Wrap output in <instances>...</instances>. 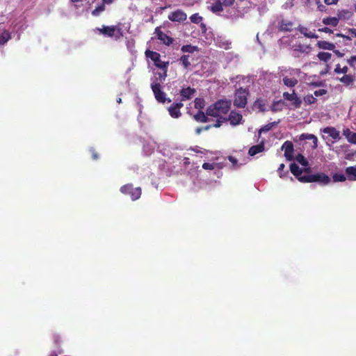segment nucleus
<instances>
[{"mask_svg": "<svg viewBox=\"0 0 356 356\" xmlns=\"http://www.w3.org/2000/svg\"><path fill=\"white\" fill-rule=\"evenodd\" d=\"M231 100L220 99L207 108V115L211 117H224L230 110Z\"/></svg>", "mask_w": 356, "mask_h": 356, "instance_id": "f257e3e1", "label": "nucleus"}, {"mask_svg": "<svg viewBox=\"0 0 356 356\" xmlns=\"http://www.w3.org/2000/svg\"><path fill=\"white\" fill-rule=\"evenodd\" d=\"M300 181L303 183L317 182L321 185H327L331 181V178L323 172L305 175L300 178Z\"/></svg>", "mask_w": 356, "mask_h": 356, "instance_id": "f03ea898", "label": "nucleus"}, {"mask_svg": "<svg viewBox=\"0 0 356 356\" xmlns=\"http://www.w3.org/2000/svg\"><path fill=\"white\" fill-rule=\"evenodd\" d=\"M248 90L240 88L236 90L234 105L238 108H244L247 104Z\"/></svg>", "mask_w": 356, "mask_h": 356, "instance_id": "7ed1b4c3", "label": "nucleus"}, {"mask_svg": "<svg viewBox=\"0 0 356 356\" xmlns=\"http://www.w3.org/2000/svg\"><path fill=\"white\" fill-rule=\"evenodd\" d=\"M151 88L154 92V97L160 103H164L165 101L168 102H171L170 99H167L165 97V94L161 89V85L159 83H156L152 80L151 83Z\"/></svg>", "mask_w": 356, "mask_h": 356, "instance_id": "20e7f679", "label": "nucleus"}, {"mask_svg": "<svg viewBox=\"0 0 356 356\" xmlns=\"http://www.w3.org/2000/svg\"><path fill=\"white\" fill-rule=\"evenodd\" d=\"M145 55L147 58H149L152 60H153L154 65L159 69L168 68L169 62L162 61L160 59L161 56L159 53L150 50H147L145 51Z\"/></svg>", "mask_w": 356, "mask_h": 356, "instance_id": "39448f33", "label": "nucleus"}, {"mask_svg": "<svg viewBox=\"0 0 356 356\" xmlns=\"http://www.w3.org/2000/svg\"><path fill=\"white\" fill-rule=\"evenodd\" d=\"M127 190H131L129 195L133 200H138L141 195V188L140 187L134 188L131 184H127L122 186L120 188V191L122 193H127Z\"/></svg>", "mask_w": 356, "mask_h": 356, "instance_id": "423d86ee", "label": "nucleus"}, {"mask_svg": "<svg viewBox=\"0 0 356 356\" xmlns=\"http://www.w3.org/2000/svg\"><path fill=\"white\" fill-rule=\"evenodd\" d=\"M99 32L104 35H107L108 37H112L115 35V31H117L118 35H116L117 38H120L122 34V29L119 27H116L114 26H104L102 29H98Z\"/></svg>", "mask_w": 356, "mask_h": 356, "instance_id": "0eeeda50", "label": "nucleus"}, {"mask_svg": "<svg viewBox=\"0 0 356 356\" xmlns=\"http://www.w3.org/2000/svg\"><path fill=\"white\" fill-rule=\"evenodd\" d=\"M227 119L231 125L236 126L242 123L243 115L236 111H232Z\"/></svg>", "mask_w": 356, "mask_h": 356, "instance_id": "6e6552de", "label": "nucleus"}, {"mask_svg": "<svg viewBox=\"0 0 356 356\" xmlns=\"http://www.w3.org/2000/svg\"><path fill=\"white\" fill-rule=\"evenodd\" d=\"M283 97L288 101H290L292 102V104L296 108H299L302 104V100L300 98H299L294 90H293L292 93H289L287 92H285L283 93Z\"/></svg>", "mask_w": 356, "mask_h": 356, "instance_id": "1a4fd4ad", "label": "nucleus"}, {"mask_svg": "<svg viewBox=\"0 0 356 356\" xmlns=\"http://www.w3.org/2000/svg\"><path fill=\"white\" fill-rule=\"evenodd\" d=\"M282 149L284 151V156L287 160H293V145L291 141L284 142L282 146Z\"/></svg>", "mask_w": 356, "mask_h": 356, "instance_id": "9d476101", "label": "nucleus"}, {"mask_svg": "<svg viewBox=\"0 0 356 356\" xmlns=\"http://www.w3.org/2000/svg\"><path fill=\"white\" fill-rule=\"evenodd\" d=\"M293 25L292 21L282 19L277 23V29L280 31H291L293 30Z\"/></svg>", "mask_w": 356, "mask_h": 356, "instance_id": "9b49d317", "label": "nucleus"}, {"mask_svg": "<svg viewBox=\"0 0 356 356\" xmlns=\"http://www.w3.org/2000/svg\"><path fill=\"white\" fill-rule=\"evenodd\" d=\"M184 104L181 102L175 103L168 108L169 114L172 118H178L181 116L180 108Z\"/></svg>", "mask_w": 356, "mask_h": 356, "instance_id": "f8f14e48", "label": "nucleus"}, {"mask_svg": "<svg viewBox=\"0 0 356 356\" xmlns=\"http://www.w3.org/2000/svg\"><path fill=\"white\" fill-rule=\"evenodd\" d=\"M155 34H156L158 39L166 45H170L173 42V39L162 32L159 27L156 28Z\"/></svg>", "mask_w": 356, "mask_h": 356, "instance_id": "ddd939ff", "label": "nucleus"}, {"mask_svg": "<svg viewBox=\"0 0 356 356\" xmlns=\"http://www.w3.org/2000/svg\"><path fill=\"white\" fill-rule=\"evenodd\" d=\"M168 19L172 22H181L186 19V15L184 12L178 10L171 13L168 16Z\"/></svg>", "mask_w": 356, "mask_h": 356, "instance_id": "4468645a", "label": "nucleus"}, {"mask_svg": "<svg viewBox=\"0 0 356 356\" xmlns=\"http://www.w3.org/2000/svg\"><path fill=\"white\" fill-rule=\"evenodd\" d=\"M196 90L191 87L182 88L180 91L181 101H186L191 99L195 94Z\"/></svg>", "mask_w": 356, "mask_h": 356, "instance_id": "2eb2a0df", "label": "nucleus"}, {"mask_svg": "<svg viewBox=\"0 0 356 356\" xmlns=\"http://www.w3.org/2000/svg\"><path fill=\"white\" fill-rule=\"evenodd\" d=\"M323 132L328 134L334 140H340V133L334 127H327L323 129Z\"/></svg>", "mask_w": 356, "mask_h": 356, "instance_id": "dca6fc26", "label": "nucleus"}, {"mask_svg": "<svg viewBox=\"0 0 356 356\" xmlns=\"http://www.w3.org/2000/svg\"><path fill=\"white\" fill-rule=\"evenodd\" d=\"M344 172L348 181H356V165L346 168Z\"/></svg>", "mask_w": 356, "mask_h": 356, "instance_id": "f3484780", "label": "nucleus"}, {"mask_svg": "<svg viewBox=\"0 0 356 356\" xmlns=\"http://www.w3.org/2000/svg\"><path fill=\"white\" fill-rule=\"evenodd\" d=\"M300 140H312L313 145L312 146V149H316L318 146V139L317 137L313 134H302L300 136Z\"/></svg>", "mask_w": 356, "mask_h": 356, "instance_id": "a211bd4d", "label": "nucleus"}, {"mask_svg": "<svg viewBox=\"0 0 356 356\" xmlns=\"http://www.w3.org/2000/svg\"><path fill=\"white\" fill-rule=\"evenodd\" d=\"M290 170L291 173L296 176V177L300 181V177H304L305 175H302L303 170L295 163L290 165Z\"/></svg>", "mask_w": 356, "mask_h": 356, "instance_id": "6ab92c4d", "label": "nucleus"}, {"mask_svg": "<svg viewBox=\"0 0 356 356\" xmlns=\"http://www.w3.org/2000/svg\"><path fill=\"white\" fill-rule=\"evenodd\" d=\"M343 135L346 138L349 143L356 144V132H352L347 128L343 130Z\"/></svg>", "mask_w": 356, "mask_h": 356, "instance_id": "aec40b11", "label": "nucleus"}, {"mask_svg": "<svg viewBox=\"0 0 356 356\" xmlns=\"http://www.w3.org/2000/svg\"><path fill=\"white\" fill-rule=\"evenodd\" d=\"M264 150V142H261L260 144L252 146L248 151V154L252 156L258 153L262 152Z\"/></svg>", "mask_w": 356, "mask_h": 356, "instance_id": "412c9836", "label": "nucleus"}, {"mask_svg": "<svg viewBox=\"0 0 356 356\" xmlns=\"http://www.w3.org/2000/svg\"><path fill=\"white\" fill-rule=\"evenodd\" d=\"M316 45L319 49H322L334 50L335 48V45L333 43L325 40L318 41Z\"/></svg>", "mask_w": 356, "mask_h": 356, "instance_id": "4be33fe9", "label": "nucleus"}, {"mask_svg": "<svg viewBox=\"0 0 356 356\" xmlns=\"http://www.w3.org/2000/svg\"><path fill=\"white\" fill-rule=\"evenodd\" d=\"M353 13L349 10H341L338 11L337 18L339 20H346L351 18Z\"/></svg>", "mask_w": 356, "mask_h": 356, "instance_id": "5701e85b", "label": "nucleus"}, {"mask_svg": "<svg viewBox=\"0 0 356 356\" xmlns=\"http://www.w3.org/2000/svg\"><path fill=\"white\" fill-rule=\"evenodd\" d=\"M282 81L285 86L290 88L294 87L298 82V79L296 77L289 78L288 76H284Z\"/></svg>", "mask_w": 356, "mask_h": 356, "instance_id": "b1692460", "label": "nucleus"}, {"mask_svg": "<svg viewBox=\"0 0 356 356\" xmlns=\"http://www.w3.org/2000/svg\"><path fill=\"white\" fill-rule=\"evenodd\" d=\"M224 4L222 3L220 1L216 0V1L213 3L212 6H210V10L213 13H219L223 11Z\"/></svg>", "mask_w": 356, "mask_h": 356, "instance_id": "393cba45", "label": "nucleus"}, {"mask_svg": "<svg viewBox=\"0 0 356 356\" xmlns=\"http://www.w3.org/2000/svg\"><path fill=\"white\" fill-rule=\"evenodd\" d=\"M161 72H157L156 75H158V77L155 78L154 81L156 83H159L160 84L163 83L167 76V68L161 69ZM154 81L153 79H152V81Z\"/></svg>", "mask_w": 356, "mask_h": 356, "instance_id": "a878e982", "label": "nucleus"}, {"mask_svg": "<svg viewBox=\"0 0 356 356\" xmlns=\"http://www.w3.org/2000/svg\"><path fill=\"white\" fill-rule=\"evenodd\" d=\"M218 47L223 48L225 49H229L230 48L231 42L223 38H218L216 41Z\"/></svg>", "mask_w": 356, "mask_h": 356, "instance_id": "bb28decb", "label": "nucleus"}, {"mask_svg": "<svg viewBox=\"0 0 356 356\" xmlns=\"http://www.w3.org/2000/svg\"><path fill=\"white\" fill-rule=\"evenodd\" d=\"M332 180L334 182H343L348 179L346 173L336 172L332 175Z\"/></svg>", "mask_w": 356, "mask_h": 356, "instance_id": "cd10ccee", "label": "nucleus"}, {"mask_svg": "<svg viewBox=\"0 0 356 356\" xmlns=\"http://www.w3.org/2000/svg\"><path fill=\"white\" fill-rule=\"evenodd\" d=\"M10 39H11L10 33L6 30H4L0 34V45L5 44Z\"/></svg>", "mask_w": 356, "mask_h": 356, "instance_id": "c85d7f7f", "label": "nucleus"}, {"mask_svg": "<svg viewBox=\"0 0 356 356\" xmlns=\"http://www.w3.org/2000/svg\"><path fill=\"white\" fill-rule=\"evenodd\" d=\"M282 72H284L285 73L288 74V75L291 77L299 76L300 74L302 73V72L300 69H293V68L282 70Z\"/></svg>", "mask_w": 356, "mask_h": 356, "instance_id": "c756f323", "label": "nucleus"}, {"mask_svg": "<svg viewBox=\"0 0 356 356\" xmlns=\"http://www.w3.org/2000/svg\"><path fill=\"white\" fill-rule=\"evenodd\" d=\"M323 23L325 25H331L332 26H337L339 18L337 17H326L323 19Z\"/></svg>", "mask_w": 356, "mask_h": 356, "instance_id": "7c9ffc66", "label": "nucleus"}, {"mask_svg": "<svg viewBox=\"0 0 356 356\" xmlns=\"http://www.w3.org/2000/svg\"><path fill=\"white\" fill-rule=\"evenodd\" d=\"M207 116V113L205 114L202 111H199L196 115H195L194 118L200 122H207L209 121Z\"/></svg>", "mask_w": 356, "mask_h": 356, "instance_id": "2f4dec72", "label": "nucleus"}, {"mask_svg": "<svg viewBox=\"0 0 356 356\" xmlns=\"http://www.w3.org/2000/svg\"><path fill=\"white\" fill-rule=\"evenodd\" d=\"M265 105L266 104L263 99H258L254 102L253 106L255 109H258L259 111L264 112L266 110Z\"/></svg>", "mask_w": 356, "mask_h": 356, "instance_id": "473e14b6", "label": "nucleus"}, {"mask_svg": "<svg viewBox=\"0 0 356 356\" xmlns=\"http://www.w3.org/2000/svg\"><path fill=\"white\" fill-rule=\"evenodd\" d=\"M299 31L309 38H318V36L314 33L308 32L307 29L303 26L299 28Z\"/></svg>", "mask_w": 356, "mask_h": 356, "instance_id": "72a5a7b5", "label": "nucleus"}, {"mask_svg": "<svg viewBox=\"0 0 356 356\" xmlns=\"http://www.w3.org/2000/svg\"><path fill=\"white\" fill-rule=\"evenodd\" d=\"M339 81L341 83H344L345 85L348 86L353 83L354 79L351 75L345 74L344 76L339 79Z\"/></svg>", "mask_w": 356, "mask_h": 356, "instance_id": "f704fd0d", "label": "nucleus"}, {"mask_svg": "<svg viewBox=\"0 0 356 356\" xmlns=\"http://www.w3.org/2000/svg\"><path fill=\"white\" fill-rule=\"evenodd\" d=\"M198 48L196 46H193L191 44H187L182 46L181 50L182 52H188V53H193L194 51H197Z\"/></svg>", "mask_w": 356, "mask_h": 356, "instance_id": "c9c22d12", "label": "nucleus"}, {"mask_svg": "<svg viewBox=\"0 0 356 356\" xmlns=\"http://www.w3.org/2000/svg\"><path fill=\"white\" fill-rule=\"evenodd\" d=\"M317 57L320 60L327 62L332 57V54L327 52H319Z\"/></svg>", "mask_w": 356, "mask_h": 356, "instance_id": "e433bc0d", "label": "nucleus"}, {"mask_svg": "<svg viewBox=\"0 0 356 356\" xmlns=\"http://www.w3.org/2000/svg\"><path fill=\"white\" fill-rule=\"evenodd\" d=\"M296 161L299 163L300 164H301L302 166H305V167H307L309 164L308 163V161L307 160V159L302 154H298L296 156Z\"/></svg>", "mask_w": 356, "mask_h": 356, "instance_id": "4c0bfd02", "label": "nucleus"}, {"mask_svg": "<svg viewBox=\"0 0 356 356\" xmlns=\"http://www.w3.org/2000/svg\"><path fill=\"white\" fill-rule=\"evenodd\" d=\"M277 124V122H271L268 124H266L263 127H261L259 131V135L260 136L261 133L263 132H267L270 131L274 126Z\"/></svg>", "mask_w": 356, "mask_h": 356, "instance_id": "58836bf2", "label": "nucleus"}, {"mask_svg": "<svg viewBox=\"0 0 356 356\" xmlns=\"http://www.w3.org/2000/svg\"><path fill=\"white\" fill-rule=\"evenodd\" d=\"M189 56L188 55H183L180 58V61L181 62L182 65L184 68L187 69L191 65V62L189 61Z\"/></svg>", "mask_w": 356, "mask_h": 356, "instance_id": "ea45409f", "label": "nucleus"}, {"mask_svg": "<svg viewBox=\"0 0 356 356\" xmlns=\"http://www.w3.org/2000/svg\"><path fill=\"white\" fill-rule=\"evenodd\" d=\"M194 106L195 108L202 109L204 106V100L201 98H196L194 101Z\"/></svg>", "mask_w": 356, "mask_h": 356, "instance_id": "a19ab883", "label": "nucleus"}, {"mask_svg": "<svg viewBox=\"0 0 356 356\" xmlns=\"http://www.w3.org/2000/svg\"><path fill=\"white\" fill-rule=\"evenodd\" d=\"M104 10H105V6H104V3H102L100 6H97L94 10L92 11V15L93 16L97 17Z\"/></svg>", "mask_w": 356, "mask_h": 356, "instance_id": "79ce46f5", "label": "nucleus"}, {"mask_svg": "<svg viewBox=\"0 0 356 356\" xmlns=\"http://www.w3.org/2000/svg\"><path fill=\"white\" fill-rule=\"evenodd\" d=\"M310 49L309 45L298 44L296 46L295 51H298L302 53L307 52Z\"/></svg>", "mask_w": 356, "mask_h": 356, "instance_id": "37998d69", "label": "nucleus"}, {"mask_svg": "<svg viewBox=\"0 0 356 356\" xmlns=\"http://www.w3.org/2000/svg\"><path fill=\"white\" fill-rule=\"evenodd\" d=\"M304 102L307 104H312L316 102V99L313 95H307L304 97Z\"/></svg>", "mask_w": 356, "mask_h": 356, "instance_id": "c03bdc74", "label": "nucleus"}, {"mask_svg": "<svg viewBox=\"0 0 356 356\" xmlns=\"http://www.w3.org/2000/svg\"><path fill=\"white\" fill-rule=\"evenodd\" d=\"M217 120L216 122L213 125V127L216 128L220 127L223 122H225L227 121V119L226 117H216Z\"/></svg>", "mask_w": 356, "mask_h": 356, "instance_id": "a18cd8bd", "label": "nucleus"}, {"mask_svg": "<svg viewBox=\"0 0 356 356\" xmlns=\"http://www.w3.org/2000/svg\"><path fill=\"white\" fill-rule=\"evenodd\" d=\"M190 19L193 23L199 24L202 21V17L198 13H195L191 16Z\"/></svg>", "mask_w": 356, "mask_h": 356, "instance_id": "49530a36", "label": "nucleus"}, {"mask_svg": "<svg viewBox=\"0 0 356 356\" xmlns=\"http://www.w3.org/2000/svg\"><path fill=\"white\" fill-rule=\"evenodd\" d=\"M348 70V68L347 66H344L343 67L341 68L340 65H337L336 66V68L334 69V72L337 74H346Z\"/></svg>", "mask_w": 356, "mask_h": 356, "instance_id": "de8ad7c7", "label": "nucleus"}, {"mask_svg": "<svg viewBox=\"0 0 356 356\" xmlns=\"http://www.w3.org/2000/svg\"><path fill=\"white\" fill-rule=\"evenodd\" d=\"M219 163H204L202 165V168L204 170H213L216 167L218 166Z\"/></svg>", "mask_w": 356, "mask_h": 356, "instance_id": "09e8293b", "label": "nucleus"}, {"mask_svg": "<svg viewBox=\"0 0 356 356\" xmlns=\"http://www.w3.org/2000/svg\"><path fill=\"white\" fill-rule=\"evenodd\" d=\"M327 90L320 89L318 90H316L314 94L316 97H318V96L324 95L327 94Z\"/></svg>", "mask_w": 356, "mask_h": 356, "instance_id": "8fccbe9b", "label": "nucleus"}, {"mask_svg": "<svg viewBox=\"0 0 356 356\" xmlns=\"http://www.w3.org/2000/svg\"><path fill=\"white\" fill-rule=\"evenodd\" d=\"M228 159L232 163V165L234 166L236 165V164L238 163V161H237V159L236 158H234V156H229L228 157Z\"/></svg>", "mask_w": 356, "mask_h": 356, "instance_id": "3c124183", "label": "nucleus"}, {"mask_svg": "<svg viewBox=\"0 0 356 356\" xmlns=\"http://www.w3.org/2000/svg\"><path fill=\"white\" fill-rule=\"evenodd\" d=\"M280 105V102H275L273 104L272 107H271V109L272 111H280V108L278 107V106Z\"/></svg>", "mask_w": 356, "mask_h": 356, "instance_id": "603ef678", "label": "nucleus"}, {"mask_svg": "<svg viewBox=\"0 0 356 356\" xmlns=\"http://www.w3.org/2000/svg\"><path fill=\"white\" fill-rule=\"evenodd\" d=\"M339 1V0H324V2L327 5H334L337 4V3Z\"/></svg>", "mask_w": 356, "mask_h": 356, "instance_id": "864d4df0", "label": "nucleus"}, {"mask_svg": "<svg viewBox=\"0 0 356 356\" xmlns=\"http://www.w3.org/2000/svg\"><path fill=\"white\" fill-rule=\"evenodd\" d=\"M348 63L350 65H353L355 63H356V56H352L348 60Z\"/></svg>", "mask_w": 356, "mask_h": 356, "instance_id": "5fc2aeb1", "label": "nucleus"}, {"mask_svg": "<svg viewBox=\"0 0 356 356\" xmlns=\"http://www.w3.org/2000/svg\"><path fill=\"white\" fill-rule=\"evenodd\" d=\"M316 3L318 4V9L320 10V11H324L325 10V6H323V4H321L320 3V1H317Z\"/></svg>", "mask_w": 356, "mask_h": 356, "instance_id": "6e6d98bb", "label": "nucleus"}, {"mask_svg": "<svg viewBox=\"0 0 356 356\" xmlns=\"http://www.w3.org/2000/svg\"><path fill=\"white\" fill-rule=\"evenodd\" d=\"M292 1H293V0H289V1H287V2L284 5V8L287 9V8H289L291 7V6H293Z\"/></svg>", "mask_w": 356, "mask_h": 356, "instance_id": "4d7b16f0", "label": "nucleus"}, {"mask_svg": "<svg viewBox=\"0 0 356 356\" xmlns=\"http://www.w3.org/2000/svg\"><path fill=\"white\" fill-rule=\"evenodd\" d=\"M319 31H323V32L330 33L332 32V31L327 27H324V28L320 29Z\"/></svg>", "mask_w": 356, "mask_h": 356, "instance_id": "13d9d810", "label": "nucleus"}, {"mask_svg": "<svg viewBox=\"0 0 356 356\" xmlns=\"http://www.w3.org/2000/svg\"><path fill=\"white\" fill-rule=\"evenodd\" d=\"M90 151L92 152V158L94 159H98V154L95 152L94 149H91Z\"/></svg>", "mask_w": 356, "mask_h": 356, "instance_id": "bf43d9fd", "label": "nucleus"}, {"mask_svg": "<svg viewBox=\"0 0 356 356\" xmlns=\"http://www.w3.org/2000/svg\"><path fill=\"white\" fill-rule=\"evenodd\" d=\"M334 52L336 55H337L339 57H342L343 56V54L341 53L339 50H334Z\"/></svg>", "mask_w": 356, "mask_h": 356, "instance_id": "052dcab7", "label": "nucleus"}, {"mask_svg": "<svg viewBox=\"0 0 356 356\" xmlns=\"http://www.w3.org/2000/svg\"><path fill=\"white\" fill-rule=\"evenodd\" d=\"M203 131V127H197L195 129V132L197 134H200Z\"/></svg>", "mask_w": 356, "mask_h": 356, "instance_id": "680f3d73", "label": "nucleus"}, {"mask_svg": "<svg viewBox=\"0 0 356 356\" xmlns=\"http://www.w3.org/2000/svg\"><path fill=\"white\" fill-rule=\"evenodd\" d=\"M284 164L282 163L280 165L279 168H278V172H281L284 170Z\"/></svg>", "mask_w": 356, "mask_h": 356, "instance_id": "e2e57ef3", "label": "nucleus"}, {"mask_svg": "<svg viewBox=\"0 0 356 356\" xmlns=\"http://www.w3.org/2000/svg\"><path fill=\"white\" fill-rule=\"evenodd\" d=\"M303 172L309 173L311 172V168H305L302 169Z\"/></svg>", "mask_w": 356, "mask_h": 356, "instance_id": "0e129e2a", "label": "nucleus"}, {"mask_svg": "<svg viewBox=\"0 0 356 356\" xmlns=\"http://www.w3.org/2000/svg\"><path fill=\"white\" fill-rule=\"evenodd\" d=\"M86 3L88 4V5H91L95 1H96V0H85Z\"/></svg>", "mask_w": 356, "mask_h": 356, "instance_id": "69168bd1", "label": "nucleus"}, {"mask_svg": "<svg viewBox=\"0 0 356 356\" xmlns=\"http://www.w3.org/2000/svg\"><path fill=\"white\" fill-rule=\"evenodd\" d=\"M350 31L351 32L353 35H354L356 38V29H352L350 30Z\"/></svg>", "mask_w": 356, "mask_h": 356, "instance_id": "338daca9", "label": "nucleus"}, {"mask_svg": "<svg viewBox=\"0 0 356 356\" xmlns=\"http://www.w3.org/2000/svg\"><path fill=\"white\" fill-rule=\"evenodd\" d=\"M323 84V82H315V83H313L312 85L315 86H322Z\"/></svg>", "mask_w": 356, "mask_h": 356, "instance_id": "774afa93", "label": "nucleus"}]
</instances>
